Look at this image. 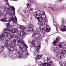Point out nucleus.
<instances>
[{
	"instance_id": "39448f33",
	"label": "nucleus",
	"mask_w": 66,
	"mask_h": 66,
	"mask_svg": "<svg viewBox=\"0 0 66 66\" xmlns=\"http://www.w3.org/2000/svg\"><path fill=\"white\" fill-rule=\"evenodd\" d=\"M45 12H43L42 14V15H44V17L42 18V21H43V20L44 21L42 22V26H44L45 25L46 22H48V20L47 19H45L46 17V14H45Z\"/></svg>"
},
{
	"instance_id": "4468645a",
	"label": "nucleus",
	"mask_w": 66,
	"mask_h": 66,
	"mask_svg": "<svg viewBox=\"0 0 66 66\" xmlns=\"http://www.w3.org/2000/svg\"><path fill=\"white\" fill-rule=\"evenodd\" d=\"M47 29H46L47 32H50L51 30V28L50 26L49 25H46Z\"/></svg>"
},
{
	"instance_id": "72a5a7b5",
	"label": "nucleus",
	"mask_w": 66,
	"mask_h": 66,
	"mask_svg": "<svg viewBox=\"0 0 66 66\" xmlns=\"http://www.w3.org/2000/svg\"><path fill=\"white\" fill-rule=\"evenodd\" d=\"M38 64L39 65H39V66H42V65H42V62L39 61L38 62Z\"/></svg>"
},
{
	"instance_id": "e2e57ef3",
	"label": "nucleus",
	"mask_w": 66,
	"mask_h": 66,
	"mask_svg": "<svg viewBox=\"0 0 66 66\" xmlns=\"http://www.w3.org/2000/svg\"><path fill=\"white\" fill-rule=\"evenodd\" d=\"M5 39L6 40H5V42H6V39Z\"/></svg>"
},
{
	"instance_id": "2f4dec72",
	"label": "nucleus",
	"mask_w": 66,
	"mask_h": 66,
	"mask_svg": "<svg viewBox=\"0 0 66 66\" xmlns=\"http://www.w3.org/2000/svg\"><path fill=\"white\" fill-rule=\"evenodd\" d=\"M31 5L29 3H28L27 4V7H30Z\"/></svg>"
},
{
	"instance_id": "5fc2aeb1",
	"label": "nucleus",
	"mask_w": 66,
	"mask_h": 66,
	"mask_svg": "<svg viewBox=\"0 0 66 66\" xmlns=\"http://www.w3.org/2000/svg\"><path fill=\"white\" fill-rule=\"evenodd\" d=\"M53 6H54V7H56V5H53Z\"/></svg>"
},
{
	"instance_id": "49530a36",
	"label": "nucleus",
	"mask_w": 66,
	"mask_h": 66,
	"mask_svg": "<svg viewBox=\"0 0 66 66\" xmlns=\"http://www.w3.org/2000/svg\"><path fill=\"white\" fill-rule=\"evenodd\" d=\"M17 58V55H15V56H14V57L13 58H14V59H16V58Z\"/></svg>"
},
{
	"instance_id": "5701e85b",
	"label": "nucleus",
	"mask_w": 66,
	"mask_h": 66,
	"mask_svg": "<svg viewBox=\"0 0 66 66\" xmlns=\"http://www.w3.org/2000/svg\"><path fill=\"white\" fill-rule=\"evenodd\" d=\"M10 7L11 8V9H12L10 10L11 12H12V10H13V11H14V10H15V8L14 7H13V6H10Z\"/></svg>"
},
{
	"instance_id": "774afa93",
	"label": "nucleus",
	"mask_w": 66,
	"mask_h": 66,
	"mask_svg": "<svg viewBox=\"0 0 66 66\" xmlns=\"http://www.w3.org/2000/svg\"><path fill=\"white\" fill-rule=\"evenodd\" d=\"M41 29V28H40V29Z\"/></svg>"
},
{
	"instance_id": "c03bdc74",
	"label": "nucleus",
	"mask_w": 66,
	"mask_h": 66,
	"mask_svg": "<svg viewBox=\"0 0 66 66\" xmlns=\"http://www.w3.org/2000/svg\"><path fill=\"white\" fill-rule=\"evenodd\" d=\"M39 44V42L37 41L36 43V45H38Z\"/></svg>"
},
{
	"instance_id": "9d476101",
	"label": "nucleus",
	"mask_w": 66,
	"mask_h": 66,
	"mask_svg": "<svg viewBox=\"0 0 66 66\" xmlns=\"http://www.w3.org/2000/svg\"><path fill=\"white\" fill-rule=\"evenodd\" d=\"M60 31L62 32H66V26L62 24L61 25V27L60 28Z\"/></svg>"
},
{
	"instance_id": "f03ea898",
	"label": "nucleus",
	"mask_w": 66,
	"mask_h": 66,
	"mask_svg": "<svg viewBox=\"0 0 66 66\" xmlns=\"http://www.w3.org/2000/svg\"><path fill=\"white\" fill-rule=\"evenodd\" d=\"M41 12L40 10L33 13V15L38 20V23L40 27L42 26V15Z\"/></svg>"
},
{
	"instance_id": "c756f323",
	"label": "nucleus",
	"mask_w": 66,
	"mask_h": 66,
	"mask_svg": "<svg viewBox=\"0 0 66 66\" xmlns=\"http://www.w3.org/2000/svg\"><path fill=\"white\" fill-rule=\"evenodd\" d=\"M61 52L63 54H65V53H66V51L64 50L63 51L62 50L61 51Z\"/></svg>"
},
{
	"instance_id": "ddd939ff",
	"label": "nucleus",
	"mask_w": 66,
	"mask_h": 66,
	"mask_svg": "<svg viewBox=\"0 0 66 66\" xmlns=\"http://www.w3.org/2000/svg\"><path fill=\"white\" fill-rule=\"evenodd\" d=\"M29 28V32L31 31H33V30H32V29L34 28V26L33 25L31 24L29 26V28Z\"/></svg>"
},
{
	"instance_id": "bf43d9fd",
	"label": "nucleus",
	"mask_w": 66,
	"mask_h": 66,
	"mask_svg": "<svg viewBox=\"0 0 66 66\" xmlns=\"http://www.w3.org/2000/svg\"><path fill=\"white\" fill-rule=\"evenodd\" d=\"M2 14V13H0V16H1V15Z\"/></svg>"
},
{
	"instance_id": "4c0bfd02",
	"label": "nucleus",
	"mask_w": 66,
	"mask_h": 66,
	"mask_svg": "<svg viewBox=\"0 0 66 66\" xmlns=\"http://www.w3.org/2000/svg\"><path fill=\"white\" fill-rule=\"evenodd\" d=\"M57 1V2H59V1H60V2H62L64 0H56Z\"/></svg>"
},
{
	"instance_id": "9b49d317",
	"label": "nucleus",
	"mask_w": 66,
	"mask_h": 66,
	"mask_svg": "<svg viewBox=\"0 0 66 66\" xmlns=\"http://www.w3.org/2000/svg\"><path fill=\"white\" fill-rule=\"evenodd\" d=\"M56 56L59 59H63V54L61 53H58L56 54Z\"/></svg>"
},
{
	"instance_id": "0eeeda50",
	"label": "nucleus",
	"mask_w": 66,
	"mask_h": 66,
	"mask_svg": "<svg viewBox=\"0 0 66 66\" xmlns=\"http://www.w3.org/2000/svg\"><path fill=\"white\" fill-rule=\"evenodd\" d=\"M55 46L56 47H55V46H52V47L51 49V50L53 52H56V53H57V52H59V48L57 47L56 46V45Z\"/></svg>"
},
{
	"instance_id": "7c9ffc66",
	"label": "nucleus",
	"mask_w": 66,
	"mask_h": 66,
	"mask_svg": "<svg viewBox=\"0 0 66 66\" xmlns=\"http://www.w3.org/2000/svg\"><path fill=\"white\" fill-rule=\"evenodd\" d=\"M40 51L39 49H37L36 51V52L37 53H39Z\"/></svg>"
},
{
	"instance_id": "dca6fc26",
	"label": "nucleus",
	"mask_w": 66,
	"mask_h": 66,
	"mask_svg": "<svg viewBox=\"0 0 66 66\" xmlns=\"http://www.w3.org/2000/svg\"><path fill=\"white\" fill-rule=\"evenodd\" d=\"M19 43L20 44H24L23 41L21 40H19L18 41V43H17V46H19Z\"/></svg>"
},
{
	"instance_id": "a19ab883",
	"label": "nucleus",
	"mask_w": 66,
	"mask_h": 66,
	"mask_svg": "<svg viewBox=\"0 0 66 66\" xmlns=\"http://www.w3.org/2000/svg\"><path fill=\"white\" fill-rule=\"evenodd\" d=\"M63 56H63L64 57H65V56H66V54H62Z\"/></svg>"
},
{
	"instance_id": "2eb2a0df",
	"label": "nucleus",
	"mask_w": 66,
	"mask_h": 66,
	"mask_svg": "<svg viewBox=\"0 0 66 66\" xmlns=\"http://www.w3.org/2000/svg\"><path fill=\"white\" fill-rule=\"evenodd\" d=\"M27 57L26 56L23 55H19L18 56V58L19 59H21L22 58H23V59H26Z\"/></svg>"
},
{
	"instance_id": "e433bc0d",
	"label": "nucleus",
	"mask_w": 66,
	"mask_h": 66,
	"mask_svg": "<svg viewBox=\"0 0 66 66\" xmlns=\"http://www.w3.org/2000/svg\"><path fill=\"white\" fill-rule=\"evenodd\" d=\"M16 40L15 39H14L12 41V43L13 44H15L16 43Z\"/></svg>"
},
{
	"instance_id": "aec40b11",
	"label": "nucleus",
	"mask_w": 66,
	"mask_h": 66,
	"mask_svg": "<svg viewBox=\"0 0 66 66\" xmlns=\"http://www.w3.org/2000/svg\"><path fill=\"white\" fill-rule=\"evenodd\" d=\"M43 27V28L42 29V33L44 34V33H45V27H44V26Z\"/></svg>"
},
{
	"instance_id": "4d7b16f0",
	"label": "nucleus",
	"mask_w": 66,
	"mask_h": 66,
	"mask_svg": "<svg viewBox=\"0 0 66 66\" xmlns=\"http://www.w3.org/2000/svg\"><path fill=\"white\" fill-rule=\"evenodd\" d=\"M33 10V9H30V10L31 11H32Z\"/></svg>"
},
{
	"instance_id": "6ab92c4d",
	"label": "nucleus",
	"mask_w": 66,
	"mask_h": 66,
	"mask_svg": "<svg viewBox=\"0 0 66 66\" xmlns=\"http://www.w3.org/2000/svg\"><path fill=\"white\" fill-rule=\"evenodd\" d=\"M61 23H62V24L66 23V20H64V19H61Z\"/></svg>"
},
{
	"instance_id": "1a4fd4ad",
	"label": "nucleus",
	"mask_w": 66,
	"mask_h": 66,
	"mask_svg": "<svg viewBox=\"0 0 66 66\" xmlns=\"http://www.w3.org/2000/svg\"><path fill=\"white\" fill-rule=\"evenodd\" d=\"M8 48L9 50H10L9 52L10 54H12L13 53V51H14L15 49V47H14L11 46H9Z\"/></svg>"
},
{
	"instance_id": "8fccbe9b",
	"label": "nucleus",
	"mask_w": 66,
	"mask_h": 66,
	"mask_svg": "<svg viewBox=\"0 0 66 66\" xmlns=\"http://www.w3.org/2000/svg\"><path fill=\"white\" fill-rule=\"evenodd\" d=\"M7 55H3V56L4 57H6V56H6Z\"/></svg>"
},
{
	"instance_id": "13d9d810",
	"label": "nucleus",
	"mask_w": 66,
	"mask_h": 66,
	"mask_svg": "<svg viewBox=\"0 0 66 66\" xmlns=\"http://www.w3.org/2000/svg\"><path fill=\"white\" fill-rule=\"evenodd\" d=\"M44 37L45 36H44V35H43V36H42V37H43V38H44Z\"/></svg>"
},
{
	"instance_id": "3c124183",
	"label": "nucleus",
	"mask_w": 66,
	"mask_h": 66,
	"mask_svg": "<svg viewBox=\"0 0 66 66\" xmlns=\"http://www.w3.org/2000/svg\"><path fill=\"white\" fill-rule=\"evenodd\" d=\"M48 40H47V39H46L45 40V42H48Z\"/></svg>"
},
{
	"instance_id": "f704fd0d",
	"label": "nucleus",
	"mask_w": 66,
	"mask_h": 66,
	"mask_svg": "<svg viewBox=\"0 0 66 66\" xmlns=\"http://www.w3.org/2000/svg\"><path fill=\"white\" fill-rule=\"evenodd\" d=\"M4 49V47H0V50H2L3 49Z\"/></svg>"
},
{
	"instance_id": "f257e3e1",
	"label": "nucleus",
	"mask_w": 66,
	"mask_h": 66,
	"mask_svg": "<svg viewBox=\"0 0 66 66\" xmlns=\"http://www.w3.org/2000/svg\"><path fill=\"white\" fill-rule=\"evenodd\" d=\"M6 25H7V27L8 30H7L6 28L4 29V32L3 34V35H0V38L2 37L6 36H7V37L9 39H11V38H12L14 37L13 35H10V34H8V33H9L8 32L11 31L10 29H11V27L10 26V24L7 23H6Z\"/></svg>"
},
{
	"instance_id": "bb28decb",
	"label": "nucleus",
	"mask_w": 66,
	"mask_h": 66,
	"mask_svg": "<svg viewBox=\"0 0 66 66\" xmlns=\"http://www.w3.org/2000/svg\"><path fill=\"white\" fill-rule=\"evenodd\" d=\"M8 15L9 16H12V12H9L8 13Z\"/></svg>"
},
{
	"instance_id": "393cba45",
	"label": "nucleus",
	"mask_w": 66,
	"mask_h": 66,
	"mask_svg": "<svg viewBox=\"0 0 66 66\" xmlns=\"http://www.w3.org/2000/svg\"><path fill=\"white\" fill-rule=\"evenodd\" d=\"M53 22L54 23V25H55V24H56V29H57V27H59V24H56L55 23V22L54 21H53Z\"/></svg>"
},
{
	"instance_id": "423d86ee",
	"label": "nucleus",
	"mask_w": 66,
	"mask_h": 66,
	"mask_svg": "<svg viewBox=\"0 0 66 66\" xmlns=\"http://www.w3.org/2000/svg\"><path fill=\"white\" fill-rule=\"evenodd\" d=\"M14 14L15 15V17H14H14L13 16H12V17L8 21V22H11V21H12L13 22V23H17V19L16 16H15V12L14 11Z\"/></svg>"
},
{
	"instance_id": "0e129e2a",
	"label": "nucleus",
	"mask_w": 66,
	"mask_h": 66,
	"mask_svg": "<svg viewBox=\"0 0 66 66\" xmlns=\"http://www.w3.org/2000/svg\"><path fill=\"white\" fill-rule=\"evenodd\" d=\"M36 10V9H35V10Z\"/></svg>"
},
{
	"instance_id": "6e6d98bb",
	"label": "nucleus",
	"mask_w": 66,
	"mask_h": 66,
	"mask_svg": "<svg viewBox=\"0 0 66 66\" xmlns=\"http://www.w3.org/2000/svg\"><path fill=\"white\" fill-rule=\"evenodd\" d=\"M15 51H18L17 49H15Z\"/></svg>"
},
{
	"instance_id": "c85d7f7f",
	"label": "nucleus",
	"mask_w": 66,
	"mask_h": 66,
	"mask_svg": "<svg viewBox=\"0 0 66 66\" xmlns=\"http://www.w3.org/2000/svg\"><path fill=\"white\" fill-rule=\"evenodd\" d=\"M1 20L2 21H5V22L6 21V19L5 18H3Z\"/></svg>"
},
{
	"instance_id": "79ce46f5",
	"label": "nucleus",
	"mask_w": 66,
	"mask_h": 66,
	"mask_svg": "<svg viewBox=\"0 0 66 66\" xmlns=\"http://www.w3.org/2000/svg\"><path fill=\"white\" fill-rule=\"evenodd\" d=\"M52 9V10H53V11H54V7H53V6H52L51 7Z\"/></svg>"
},
{
	"instance_id": "58836bf2",
	"label": "nucleus",
	"mask_w": 66,
	"mask_h": 66,
	"mask_svg": "<svg viewBox=\"0 0 66 66\" xmlns=\"http://www.w3.org/2000/svg\"><path fill=\"white\" fill-rule=\"evenodd\" d=\"M26 55H30V54H29V53L27 52L26 53Z\"/></svg>"
},
{
	"instance_id": "c9c22d12",
	"label": "nucleus",
	"mask_w": 66,
	"mask_h": 66,
	"mask_svg": "<svg viewBox=\"0 0 66 66\" xmlns=\"http://www.w3.org/2000/svg\"><path fill=\"white\" fill-rule=\"evenodd\" d=\"M37 49H40V45H39L38 46H37Z\"/></svg>"
},
{
	"instance_id": "4be33fe9",
	"label": "nucleus",
	"mask_w": 66,
	"mask_h": 66,
	"mask_svg": "<svg viewBox=\"0 0 66 66\" xmlns=\"http://www.w3.org/2000/svg\"><path fill=\"white\" fill-rule=\"evenodd\" d=\"M63 42H61L59 44V47L60 48H62V46H63Z\"/></svg>"
},
{
	"instance_id": "864d4df0",
	"label": "nucleus",
	"mask_w": 66,
	"mask_h": 66,
	"mask_svg": "<svg viewBox=\"0 0 66 66\" xmlns=\"http://www.w3.org/2000/svg\"><path fill=\"white\" fill-rule=\"evenodd\" d=\"M47 60V61H49L50 59H49V57H48Z\"/></svg>"
},
{
	"instance_id": "412c9836",
	"label": "nucleus",
	"mask_w": 66,
	"mask_h": 66,
	"mask_svg": "<svg viewBox=\"0 0 66 66\" xmlns=\"http://www.w3.org/2000/svg\"><path fill=\"white\" fill-rule=\"evenodd\" d=\"M23 51L22 52L20 51H19L18 52V53H19V55H23V54H23Z\"/></svg>"
},
{
	"instance_id": "b1692460",
	"label": "nucleus",
	"mask_w": 66,
	"mask_h": 66,
	"mask_svg": "<svg viewBox=\"0 0 66 66\" xmlns=\"http://www.w3.org/2000/svg\"><path fill=\"white\" fill-rule=\"evenodd\" d=\"M42 57V55H37V58L38 59H40V57Z\"/></svg>"
},
{
	"instance_id": "052dcab7",
	"label": "nucleus",
	"mask_w": 66,
	"mask_h": 66,
	"mask_svg": "<svg viewBox=\"0 0 66 66\" xmlns=\"http://www.w3.org/2000/svg\"><path fill=\"white\" fill-rule=\"evenodd\" d=\"M45 8H46V9H47V7L46 6H45Z\"/></svg>"
},
{
	"instance_id": "09e8293b",
	"label": "nucleus",
	"mask_w": 66,
	"mask_h": 66,
	"mask_svg": "<svg viewBox=\"0 0 66 66\" xmlns=\"http://www.w3.org/2000/svg\"><path fill=\"white\" fill-rule=\"evenodd\" d=\"M24 45L25 46V47L26 48H28V46L26 44H24Z\"/></svg>"
},
{
	"instance_id": "603ef678",
	"label": "nucleus",
	"mask_w": 66,
	"mask_h": 66,
	"mask_svg": "<svg viewBox=\"0 0 66 66\" xmlns=\"http://www.w3.org/2000/svg\"><path fill=\"white\" fill-rule=\"evenodd\" d=\"M7 10L8 11H9L10 10V8H8V9H7Z\"/></svg>"
},
{
	"instance_id": "f8f14e48",
	"label": "nucleus",
	"mask_w": 66,
	"mask_h": 66,
	"mask_svg": "<svg viewBox=\"0 0 66 66\" xmlns=\"http://www.w3.org/2000/svg\"><path fill=\"white\" fill-rule=\"evenodd\" d=\"M52 61H51L50 62L48 63L46 62L43 63V65L44 66H51V64L52 63Z\"/></svg>"
},
{
	"instance_id": "cd10ccee",
	"label": "nucleus",
	"mask_w": 66,
	"mask_h": 66,
	"mask_svg": "<svg viewBox=\"0 0 66 66\" xmlns=\"http://www.w3.org/2000/svg\"><path fill=\"white\" fill-rule=\"evenodd\" d=\"M3 9L4 10V11H6V10H7L8 8L6 6L3 7Z\"/></svg>"
},
{
	"instance_id": "a211bd4d",
	"label": "nucleus",
	"mask_w": 66,
	"mask_h": 66,
	"mask_svg": "<svg viewBox=\"0 0 66 66\" xmlns=\"http://www.w3.org/2000/svg\"><path fill=\"white\" fill-rule=\"evenodd\" d=\"M18 31V30L17 29H13L12 30V32L13 33H16V32H17Z\"/></svg>"
},
{
	"instance_id": "338daca9",
	"label": "nucleus",
	"mask_w": 66,
	"mask_h": 66,
	"mask_svg": "<svg viewBox=\"0 0 66 66\" xmlns=\"http://www.w3.org/2000/svg\"><path fill=\"white\" fill-rule=\"evenodd\" d=\"M42 56H43V55H42Z\"/></svg>"
},
{
	"instance_id": "37998d69",
	"label": "nucleus",
	"mask_w": 66,
	"mask_h": 66,
	"mask_svg": "<svg viewBox=\"0 0 66 66\" xmlns=\"http://www.w3.org/2000/svg\"><path fill=\"white\" fill-rule=\"evenodd\" d=\"M8 46V44L7 43H6L5 44V47H7V46Z\"/></svg>"
},
{
	"instance_id": "de8ad7c7",
	"label": "nucleus",
	"mask_w": 66,
	"mask_h": 66,
	"mask_svg": "<svg viewBox=\"0 0 66 66\" xmlns=\"http://www.w3.org/2000/svg\"><path fill=\"white\" fill-rule=\"evenodd\" d=\"M23 12L24 13L26 14L27 13V11L24 10L23 11Z\"/></svg>"
},
{
	"instance_id": "69168bd1",
	"label": "nucleus",
	"mask_w": 66,
	"mask_h": 66,
	"mask_svg": "<svg viewBox=\"0 0 66 66\" xmlns=\"http://www.w3.org/2000/svg\"><path fill=\"white\" fill-rule=\"evenodd\" d=\"M17 38H18V37Z\"/></svg>"
},
{
	"instance_id": "a18cd8bd",
	"label": "nucleus",
	"mask_w": 66,
	"mask_h": 66,
	"mask_svg": "<svg viewBox=\"0 0 66 66\" xmlns=\"http://www.w3.org/2000/svg\"><path fill=\"white\" fill-rule=\"evenodd\" d=\"M33 54L34 55H36V53H35V52H33Z\"/></svg>"
},
{
	"instance_id": "680f3d73",
	"label": "nucleus",
	"mask_w": 66,
	"mask_h": 66,
	"mask_svg": "<svg viewBox=\"0 0 66 66\" xmlns=\"http://www.w3.org/2000/svg\"><path fill=\"white\" fill-rule=\"evenodd\" d=\"M34 58L35 59V60H37V59H36V58H35V57H34Z\"/></svg>"
},
{
	"instance_id": "ea45409f",
	"label": "nucleus",
	"mask_w": 66,
	"mask_h": 66,
	"mask_svg": "<svg viewBox=\"0 0 66 66\" xmlns=\"http://www.w3.org/2000/svg\"><path fill=\"white\" fill-rule=\"evenodd\" d=\"M63 64L64 65H66V61H64L63 62Z\"/></svg>"
},
{
	"instance_id": "20e7f679",
	"label": "nucleus",
	"mask_w": 66,
	"mask_h": 66,
	"mask_svg": "<svg viewBox=\"0 0 66 66\" xmlns=\"http://www.w3.org/2000/svg\"><path fill=\"white\" fill-rule=\"evenodd\" d=\"M34 31L35 33H34L32 34V37H34L36 40H37L38 38L40 39L41 38L42 36L39 33H37V32H38V31L37 29H34Z\"/></svg>"
},
{
	"instance_id": "a878e982",
	"label": "nucleus",
	"mask_w": 66,
	"mask_h": 66,
	"mask_svg": "<svg viewBox=\"0 0 66 66\" xmlns=\"http://www.w3.org/2000/svg\"><path fill=\"white\" fill-rule=\"evenodd\" d=\"M5 2L6 3V5H8V6H9V2H8V0H5Z\"/></svg>"
},
{
	"instance_id": "f3484780",
	"label": "nucleus",
	"mask_w": 66,
	"mask_h": 66,
	"mask_svg": "<svg viewBox=\"0 0 66 66\" xmlns=\"http://www.w3.org/2000/svg\"><path fill=\"white\" fill-rule=\"evenodd\" d=\"M31 43L32 44V46L33 47H35V44L34 43L35 42V41L32 40L30 41Z\"/></svg>"
},
{
	"instance_id": "6e6552de",
	"label": "nucleus",
	"mask_w": 66,
	"mask_h": 66,
	"mask_svg": "<svg viewBox=\"0 0 66 66\" xmlns=\"http://www.w3.org/2000/svg\"><path fill=\"white\" fill-rule=\"evenodd\" d=\"M61 39V38L59 36H58L56 39V40L55 41L54 40L53 42V44L54 45H57V43H59V41H60V40Z\"/></svg>"
},
{
	"instance_id": "473e14b6",
	"label": "nucleus",
	"mask_w": 66,
	"mask_h": 66,
	"mask_svg": "<svg viewBox=\"0 0 66 66\" xmlns=\"http://www.w3.org/2000/svg\"><path fill=\"white\" fill-rule=\"evenodd\" d=\"M19 48L20 49H21V50L23 49V47H22V46H21V45H20Z\"/></svg>"
},
{
	"instance_id": "7ed1b4c3",
	"label": "nucleus",
	"mask_w": 66,
	"mask_h": 66,
	"mask_svg": "<svg viewBox=\"0 0 66 66\" xmlns=\"http://www.w3.org/2000/svg\"><path fill=\"white\" fill-rule=\"evenodd\" d=\"M20 28H21V30H24L23 31H22L21 32H20V34L21 36H24L25 35H26V32H24V31H26V32H29V28H26L24 27V26L22 25L20 26Z\"/></svg>"
}]
</instances>
